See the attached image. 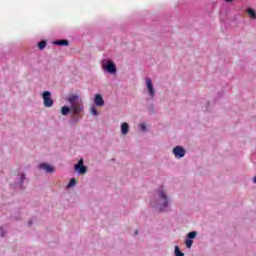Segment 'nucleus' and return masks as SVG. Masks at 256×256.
I'll use <instances>...</instances> for the list:
<instances>
[{
    "label": "nucleus",
    "instance_id": "obj_1",
    "mask_svg": "<svg viewBox=\"0 0 256 256\" xmlns=\"http://www.w3.org/2000/svg\"><path fill=\"white\" fill-rule=\"evenodd\" d=\"M173 199L169 195L167 187L161 185L155 191L150 200V207L158 213H170Z\"/></svg>",
    "mask_w": 256,
    "mask_h": 256
},
{
    "label": "nucleus",
    "instance_id": "obj_2",
    "mask_svg": "<svg viewBox=\"0 0 256 256\" xmlns=\"http://www.w3.org/2000/svg\"><path fill=\"white\" fill-rule=\"evenodd\" d=\"M144 93L146 95H148V97L151 101H153V99H155V96L157 95V90L155 89V85L153 84V80H151V78H149V77L145 78Z\"/></svg>",
    "mask_w": 256,
    "mask_h": 256
},
{
    "label": "nucleus",
    "instance_id": "obj_3",
    "mask_svg": "<svg viewBox=\"0 0 256 256\" xmlns=\"http://www.w3.org/2000/svg\"><path fill=\"white\" fill-rule=\"evenodd\" d=\"M103 71H107L111 75H115L117 73V66H115V62L109 59H103L101 62Z\"/></svg>",
    "mask_w": 256,
    "mask_h": 256
},
{
    "label": "nucleus",
    "instance_id": "obj_4",
    "mask_svg": "<svg viewBox=\"0 0 256 256\" xmlns=\"http://www.w3.org/2000/svg\"><path fill=\"white\" fill-rule=\"evenodd\" d=\"M42 99H43L44 107L51 108L55 104L53 97H51V92L49 91H44L42 93Z\"/></svg>",
    "mask_w": 256,
    "mask_h": 256
},
{
    "label": "nucleus",
    "instance_id": "obj_5",
    "mask_svg": "<svg viewBox=\"0 0 256 256\" xmlns=\"http://www.w3.org/2000/svg\"><path fill=\"white\" fill-rule=\"evenodd\" d=\"M172 153L176 159H183L187 151L182 146H175L172 150Z\"/></svg>",
    "mask_w": 256,
    "mask_h": 256
},
{
    "label": "nucleus",
    "instance_id": "obj_6",
    "mask_svg": "<svg viewBox=\"0 0 256 256\" xmlns=\"http://www.w3.org/2000/svg\"><path fill=\"white\" fill-rule=\"evenodd\" d=\"M25 181H27V176L25 175V173L18 175L14 184L15 189H25V186H23V183H25Z\"/></svg>",
    "mask_w": 256,
    "mask_h": 256
},
{
    "label": "nucleus",
    "instance_id": "obj_7",
    "mask_svg": "<svg viewBox=\"0 0 256 256\" xmlns=\"http://www.w3.org/2000/svg\"><path fill=\"white\" fill-rule=\"evenodd\" d=\"M75 171L79 173L80 175H84V173H87V166L83 164V158H81L78 163L74 167Z\"/></svg>",
    "mask_w": 256,
    "mask_h": 256
},
{
    "label": "nucleus",
    "instance_id": "obj_8",
    "mask_svg": "<svg viewBox=\"0 0 256 256\" xmlns=\"http://www.w3.org/2000/svg\"><path fill=\"white\" fill-rule=\"evenodd\" d=\"M195 237H197V232L196 231H192V232L187 234L185 244H186V247L188 249H191V247H193V239H195Z\"/></svg>",
    "mask_w": 256,
    "mask_h": 256
},
{
    "label": "nucleus",
    "instance_id": "obj_9",
    "mask_svg": "<svg viewBox=\"0 0 256 256\" xmlns=\"http://www.w3.org/2000/svg\"><path fill=\"white\" fill-rule=\"evenodd\" d=\"M70 109L73 115H81V113H83V105L80 103L74 104V106H70Z\"/></svg>",
    "mask_w": 256,
    "mask_h": 256
},
{
    "label": "nucleus",
    "instance_id": "obj_10",
    "mask_svg": "<svg viewBox=\"0 0 256 256\" xmlns=\"http://www.w3.org/2000/svg\"><path fill=\"white\" fill-rule=\"evenodd\" d=\"M38 169L45 171L46 173H53V171H55V168L47 163L39 164Z\"/></svg>",
    "mask_w": 256,
    "mask_h": 256
},
{
    "label": "nucleus",
    "instance_id": "obj_11",
    "mask_svg": "<svg viewBox=\"0 0 256 256\" xmlns=\"http://www.w3.org/2000/svg\"><path fill=\"white\" fill-rule=\"evenodd\" d=\"M94 105H96V107H103L105 105V100H103L101 94H96L94 96Z\"/></svg>",
    "mask_w": 256,
    "mask_h": 256
},
{
    "label": "nucleus",
    "instance_id": "obj_12",
    "mask_svg": "<svg viewBox=\"0 0 256 256\" xmlns=\"http://www.w3.org/2000/svg\"><path fill=\"white\" fill-rule=\"evenodd\" d=\"M66 101L70 103V107L77 105L79 101V95L72 94L66 98Z\"/></svg>",
    "mask_w": 256,
    "mask_h": 256
},
{
    "label": "nucleus",
    "instance_id": "obj_13",
    "mask_svg": "<svg viewBox=\"0 0 256 256\" xmlns=\"http://www.w3.org/2000/svg\"><path fill=\"white\" fill-rule=\"evenodd\" d=\"M120 131L122 135H127L129 133V124L124 122L120 126Z\"/></svg>",
    "mask_w": 256,
    "mask_h": 256
},
{
    "label": "nucleus",
    "instance_id": "obj_14",
    "mask_svg": "<svg viewBox=\"0 0 256 256\" xmlns=\"http://www.w3.org/2000/svg\"><path fill=\"white\" fill-rule=\"evenodd\" d=\"M71 113V106H62L61 107V115H63L64 117H67L68 114Z\"/></svg>",
    "mask_w": 256,
    "mask_h": 256
},
{
    "label": "nucleus",
    "instance_id": "obj_15",
    "mask_svg": "<svg viewBox=\"0 0 256 256\" xmlns=\"http://www.w3.org/2000/svg\"><path fill=\"white\" fill-rule=\"evenodd\" d=\"M54 45H60L61 47L69 45L68 40H58L54 42Z\"/></svg>",
    "mask_w": 256,
    "mask_h": 256
},
{
    "label": "nucleus",
    "instance_id": "obj_16",
    "mask_svg": "<svg viewBox=\"0 0 256 256\" xmlns=\"http://www.w3.org/2000/svg\"><path fill=\"white\" fill-rule=\"evenodd\" d=\"M47 47V41L42 40L40 42H38V48L40 49V51H43V49Z\"/></svg>",
    "mask_w": 256,
    "mask_h": 256
},
{
    "label": "nucleus",
    "instance_id": "obj_17",
    "mask_svg": "<svg viewBox=\"0 0 256 256\" xmlns=\"http://www.w3.org/2000/svg\"><path fill=\"white\" fill-rule=\"evenodd\" d=\"M174 255L175 256H185V254L183 252H181V249H179V246H175Z\"/></svg>",
    "mask_w": 256,
    "mask_h": 256
},
{
    "label": "nucleus",
    "instance_id": "obj_18",
    "mask_svg": "<svg viewBox=\"0 0 256 256\" xmlns=\"http://www.w3.org/2000/svg\"><path fill=\"white\" fill-rule=\"evenodd\" d=\"M247 13H248L249 17H251V19H256L255 10L248 8Z\"/></svg>",
    "mask_w": 256,
    "mask_h": 256
},
{
    "label": "nucleus",
    "instance_id": "obj_19",
    "mask_svg": "<svg viewBox=\"0 0 256 256\" xmlns=\"http://www.w3.org/2000/svg\"><path fill=\"white\" fill-rule=\"evenodd\" d=\"M76 184H77V181L75 180V178H72L68 183L67 188L71 189V187H75Z\"/></svg>",
    "mask_w": 256,
    "mask_h": 256
},
{
    "label": "nucleus",
    "instance_id": "obj_20",
    "mask_svg": "<svg viewBox=\"0 0 256 256\" xmlns=\"http://www.w3.org/2000/svg\"><path fill=\"white\" fill-rule=\"evenodd\" d=\"M90 111H91V114L94 115V117H97V115H99V112H97V109L95 108V106H92Z\"/></svg>",
    "mask_w": 256,
    "mask_h": 256
},
{
    "label": "nucleus",
    "instance_id": "obj_21",
    "mask_svg": "<svg viewBox=\"0 0 256 256\" xmlns=\"http://www.w3.org/2000/svg\"><path fill=\"white\" fill-rule=\"evenodd\" d=\"M140 129H141V131H143V132H145V131H147V125H145V124H140Z\"/></svg>",
    "mask_w": 256,
    "mask_h": 256
},
{
    "label": "nucleus",
    "instance_id": "obj_22",
    "mask_svg": "<svg viewBox=\"0 0 256 256\" xmlns=\"http://www.w3.org/2000/svg\"><path fill=\"white\" fill-rule=\"evenodd\" d=\"M74 123H79V119H74Z\"/></svg>",
    "mask_w": 256,
    "mask_h": 256
},
{
    "label": "nucleus",
    "instance_id": "obj_23",
    "mask_svg": "<svg viewBox=\"0 0 256 256\" xmlns=\"http://www.w3.org/2000/svg\"><path fill=\"white\" fill-rule=\"evenodd\" d=\"M253 183L256 184V176L253 178Z\"/></svg>",
    "mask_w": 256,
    "mask_h": 256
},
{
    "label": "nucleus",
    "instance_id": "obj_24",
    "mask_svg": "<svg viewBox=\"0 0 256 256\" xmlns=\"http://www.w3.org/2000/svg\"><path fill=\"white\" fill-rule=\"evenodd\" d=\"M227 3H231V1H233V0H225Z\"/></svg>",
    "mask_w": 256,
    "mask_h": 256
},
{
    "label": "nucleus",
    "instance_id": "obj_25",
    "mask_svg": "<svg viewBox=\"0 0 256 256\" xmlns=\"http://www.w3.org/2000/svg\"><path fill=\"white\" fill-rule=\"evenodd\" d=\"M138 233H139L138 231H135V235H138Z\"/></svg>",
    "mask_w": 256,
    "mask_h": 256
},
{
    "label": "nucleus",
    "instance_id": "obj_26",
    "mask_svg": "<svg viewBox=\"0 0 256 256\" xmlns=\"http://www.w3.org/2000/svg\"><path fill=\"white\" fill-rule=\"evenodd\" d=\"M29 225H31V222H29Z\"/></svg>",
    "mask_w": 256,
    "mask_h": 256
}]
</instances>
